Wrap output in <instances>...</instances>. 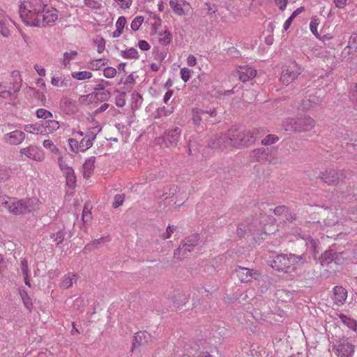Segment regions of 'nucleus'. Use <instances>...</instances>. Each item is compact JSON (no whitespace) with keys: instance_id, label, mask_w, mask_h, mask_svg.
I'll use <instances>...</instances> for the list:
<instances>
[{"instance_id":"obj_21","label":"nucleus","mask_w":357,"mask_h":357,"mask_svg":"<svg viewBox=\"0 0 357 357\" xmlns=\"http://www.w3.org/2000/svg\"><path fill=\"white\" fill-rule=\"evenodd\" d=\"M9 22H12L10 18L6 16L2 10H0V33L3 37L10 36Z\"/></svg>"},{"instance_id":"obj_11","label":"nucleus","mask_w":357,"mask_h":357,"mask_svg":"<svg viewBox=\"0 0 357 357\" xmlns=\"http://www.w3.org/2000/svg\"><path fill=\"white\" fill-rule=\"evenodd\" d=\"M19 155L22 160L28 158L37 162L43 161L45 157L44 151L40 146L32 144L20 149Z\"/></svg>"},{"instance_id":"obj_61","label":"nucleus","mask_w":357,"mask_h":357,"mask_svg":"<svg viewBox=\"0 0 357 357\" xmlns=\"http://www.w3.org/2000/svg\"><path fill=\"white\" fill-rule=\"evenodd\" d=\"M91 219L90 208L85 205L82 212V220L84 222H88Z\"/></svg>"},{"instance_id":"obj_13","label":"nucleus","mask_w":357,"mask_h":357,"mask_svg":"<svg viewBox=\"0 0 357 357\" xmlns=\"http://www.w3.org/2000/svg\"><path fill=\"white\" fill-rule=\"evenodd\" d=\"M58 18V10L51 6L45 4V8L41 12L39 23L37 26H45L52 25Z\"/></svg>"},{"instance_id":"obj_62","label":"nucleus","mask_w":357,"mask_h":357,"mask_svg":"<svg viewBox=\"0 0 357 357\" xmlns=\"http://www.w3.org/2000/svg\"><path fill=\"white\" fill-rule=\"evenodd\" d=\"M132 99L135 102V107L138 108L142 104V97L138 93H133L132 94Z\"/></svg>"},{"instance_id":"obj_38","label":"nucleus","mask_w":357,"mask_h":357,"mask_svg":"<svg viewBox=\"0 0 357 357\" xmlns=\"http://www.w3.org/2000/svg\"><path fill=\"white\" fill-rule=\"evenodd\" d=\"M95 101L93 93L86 95H82L78 98V102L82 105H89Z\"/></svg>"},{"instance_id":"obj_9","label":"nucleus","mask_w":357,"mask_h":357,"mask_svg":"<svg viewBox=\"0 0 357 357\" xmlns=\"http://www.w3.org/2000/svg\"><path fill=\"white\" fill-rule=\"evenodd\" d=\"M199 234H195L186 238L181 245L174 251V258L183 260L187 257V253L192 252L198 244Z\"/></svg>"},{"instance_id":"obj_32","label":"nucleus","mask_w":357,"mask_h":357,"mask_svg":"<svg viewBox=\"0 0 357 357\" xmlns=\"http://www.w3.org/2000/svg\"><path fill=\"white\" fill-rule=\"evenodd\" d=\"M71 76L77 80H84L91 78L93 75L89 71H76L73 72Z\"/></svg>"},{"instance_id":"obj_19","label":"nucleus","mask_w":357,"mask_h":357,"mask_svg":"<svg viewBox=\"0 0 357 357\" xmlns=\"http://www.w3.org/2000/svg\"><path fill=\"white\" fill-rule=\"evenodd\" d=\"M256 74V70L248 66H239L238 69L235 72L236 76H238L239 79L243 82L254 78Z\"/></svg>"},{"instance_id":"obj_5","label":"nucleus","mask_w":357,"mask_h":357,"mask_svg":"<svg viewBox=\"0 0 357 357\" xmlns=\"http://www.w3.org/2000/svg\"><path fill=\"white\" fill-rule=\"evenodd\" d=\"M230 146L231 148H241L252 144L255 140V131H243L236 132L233 130H229Z\"/></svg>"},{"instance_id":"obj_51","label":"nucleus","mask_w":357,"mask_h":357,"mask_svg":"<svg viewBox=\"0 0 357 357\" xmlns=\"http://www.w3.org/2000/svg\"><path fill=\"white\" fill-rule=\"evenodd\" d=\"M181 77L184 82H187L191 77L192 70L187 68H183L180 71Z\"/></svg>"},{"instance_id":"obj_10","label":"nucleus","mask_w":357,"mask_h":357,"mask_svg":"<svg viewBox=\"0 0 357 357\" xmlns=\"http://www.w3.org/2000/svg\"><path fill=\"white\" fill-rule=\"evenodd\" d=\"M348 172L346 170L328 169L320 174L321 179L328 185H337L347 178Z\"/></svg>"},{"instance_id":"obj_36","label":"nucleus","mask_w":357,"mask_h":357,"mask_svg":"<svg viewBox=\"0 0 357 357\" xmlns=\"http://www.w3.org/2000/svg\"><path fill=\"white\" fill-rule=\"evenodd\" d=\"M51 84L56 87H63L67 86V81L62 76H53L51 79Z\"/></svg>"},{"instance_id":"obj_50","label":"nucleus","mask_w":357,"mask_h":357,"mask_svg":"<svg viewBox=\"0 0 357 357\" xmlns=\"http://www.w3.org/2000/svg\"><path fill=\"white\" fill-rule=\"evenodd\" d=\"M31 90L33 91L34 97L38 100H40L43 104L45 102L46 96L43 92H41L35 88H31Z\"/></svg>"},{"instance_id":"obj_33","label":"nucleus","mask_w":357,"mask_h":357,"mask_svg":"<svg viewBox=\"0 0 357 357\" xmlns=\"http://www.w3.org/2000/svg\"><path fill=\"white\" fill-rule=\"evenodd\" d=\"M172 40V34L168 31H165L158 33V41L162 45H167Z\"/></svg>"},{"instance_id":"obj_39","label":"nucleus","mask_w":357,"mask_h":357,"mask_svg":"<svg viewBox=\"0 0 357 357\" xmlns=\"http://www.w3.org/2000/svg\"><path fill=\"white\" fill-rule=\"evenodd\" d=\"M95 97V101H107L110 98V92L107 90H105L100 92H93V93Z\"/></svg>"},{"instance_id":"obj_52","label":"nucleus","mask_w":357,"mask_h":357,"mask_svg":"<svg viewBox=\"0 0 357 357\" xmlns=\"http://www.w3.org/2000/svg\"><path fill=\"white\" fill-rule=\"evenodd\" d=\"M149 336V334L146 331H139L135 334V340L139 344H143L142 339H146V337Z\"/></svg>"},{"instance_id":"obj_28","label":"nucleus","mask_w":357,"mask_h":357,"mask_svg":"<svg viewBox=\"0 0 357 357\" xmlns=\"http://www.w3.org/2000/svg\"><path fill=\"white\" fill-rule=\"evenodd\" d=\"M340 319L343 324L347 326L349 328L351 329L354 331H356L357 330V321L351 319L344 314H341L340 316Z\"/></svg>"},{"instance_id":"obj_34","label":"nucleus","mask_w":357,"mask_h":357,"mask_svg":"<svg viewBox=\"0 0 357 357\" xmlns=\"http://www.w3.org/2000/svg\"><path fill=\"white\" fill-rule=\"evenodd\" d=\"M102 130V128L100 126H96L92 128H89L88 131L86 133L85 137L90 139L92 142L96 138L98 133H99Z\"/></svg>"},{"instance_id":"obj_42","label":"nucleus","mask_w":357,"mask_h":357,"mask_svg":"<svg viewBox=\"0 0 357 357\" xmlns=\"http://www.w3.org/2000/svg\"><path fill=\"white\" fill-rule=\"evenodd\" d=\"M83 3L85 6L94 10H99L102 7V3L96 0H84Z\"/></svg>"},{"instance_id":"obj_53","label":"nucleus","mask_w":357,"mask_h":357,"mask_svg":"<svg viewBox=\"0 0 357 357\" xmlns=\"http://www.w3.org/2000/svg\"><path fill=\"white\" fill-rule=\"evenodd\" d=\"M20 296L26 308L29 309L32 305L31 299L25 291H20Z\"/></svg>"},{"instance_id":"obj_29","label":"nucleus","mask_w":357,"mask_h":357,"mask_svg":"<svg viewBox=\"0 0 357 357\" xmlns=\"http://www.w3.org/2000/svg\"><path fill=\"white\" fill-rule=\"evenodd\" d=\"M121 56L126 59H137L139 58L137 50L134 47L121 51Z\"/></svg>"},{"instance_id":"obj_14","label":"nucleus","mask_w":357,"mask_h":357,"mask_svg":"<svg viewBox=\"0 0 357 357\" xmlns=\"http://www.w3.org/2000/svg\"><path fill=\"white\" fill-rule=\"evenodd\" d=\"M271 267L278 271H291V264L290 263L289 255H277L271 261Z\"/></svg>"},{"instance_id":"obj_64","label":"nucleus","mask_w":357,"mask_h":357,"mask_svg":"<svg viewBox=\"0 0 357 357\" xmlns=\"http://www.w3.org/2000/svg\"><path fill=\"white\" fill-rule=\"evenodd\" d=\"M351 101L356 105L357 107V84L354 86L351 89L349 96Z\"/></svg>"},{"instance_id":"obj_1","label":"nucleus","mask_w":357,"mask_h":357,"mask_svg":"<svg viewBox=\"0 0 357 357\" xmlns=\"http://www.w3.org/2000/svg\"><path fill=\"white\" fill-rule=\"evenodd\" d=\"M40 204V202L36 197L24 199L8 197L0 202V210H7L15 215L24 214L37 210Z\"/></svg>"},{"instance_id":"obj_45","label":"nucleus","mask_w":357,"mask_h":357,"mask_svg":"<svg viewBox=\"0 0 357 357\" xmlns=\"http://www.w3.org/2000/svg\"><path fill=\"white\" fill-rule=\"evenodd\" d=\"M144 22V17L142 16H137L131 22V29L136 31H137Z\"/></svg>"},{"instance_id":"obj_44","label":"nucleus","mask_w":357,"mask_h":357,"mask_svg":"<svg viewBox=\"0 0 357 357\" xmlns=\"http://www.w3.org/2000/svg\"><path fill=\"white\" fill-rule=\"evenodd\" d=\"M357 50L351 49L347 45L342 52L341 56L343 59H351L352 56L354 55Z\"/></svg>"},{"instance_id":"obj_35","label":"nucleus","mask_w":357,"mask_h":357,"mask_svg":"<svg viewBox=\"0 0 357 357\" xmlns=\"http://www.w3.org/2000/svg\"><path fill=\"white\" fill-rule=\"evenodd\" d=\"M77 56V52L74 50H71L70 52H65L63 54V61H62L63 65L65 67H67L70 64V61L75 59Z\"/></svg>"},{"instance_id":"obj_37","label":"nucleus","mask_w":357,"mask_h":357,"mask_svg":"<svg viewBox=\"0 0 357 357\" xmlns=\"http://www.w3.org/2000/svg\"><path fill=\"white\" fill-rule=\"evenodd\" d=\"M36 114L38 119H43L46 121L53 117V114L51 112L43 108L38 109L36 112Z\"/></svg>"},{"instance_id":"obj_58","label":"nucleus","mask_w":357,"mask_h":357,"mask_svg":"<svg viewBox=\"0 0 357 357\" xmlns=\"http://www.w3.org/2000/svg\"><path fill=\"white\" fill-rule=\"evenodd\" d=\"M51 238H52L53 241L56 242V244H59L61 242H63L64 239V234L63 231L59 230L58 232L52 234L51 235Z\"/></svg>"},{"instance_id":"obj_22","label":"nucleus","mask_w":357,"mask_h":357,"mask_svg":"<svg viewBox=\"0 0 357 357\" xmlns=\"http://www.w3.org/2000/svg\"><path fill=\"white\" fill-rule=\"evenodd\" d=\"M77 280V275L73 273L69 272L64 275L61 280L60 287L68 289L71 287L74 282Z\"/></svg>"},{"instance_id":"obj_26","label":"nucleus","mask_w":357,"mask_h":357,"mask_svg":"<svg viewBox=\"0 0 357 357\" xmlns=\"http://www.w3.org/2000/svg\"><path fill=\"white\" fill-rule=\"evenodd\" d=\"M290 263L291 264V271L294 269L295 266H301L306 263L307 259L304 255H296L289 254Z\"/></svg>"},{"instance_id":"obj_60","label":"nucleus","mask_w":357,"mask_h":357,"mask_svg":"<svg viewBox=\"0 0 357 357\" xmlns=\"http://www.w3.org/2000/svg\"><path fill=\"white\" fill-rule=\"evenodd\" d=\"M109 85V82L105 81L104 79H100L99 83L97 84L94 86V88H93L94 92H99L100 91H103L105 90V87Z\"/></svg>"},{"instance_id":"obj_2","label":"nucleus","mask_w":357,"mask_h":357,"mask_svg":"<svg viewBox=\"0 0 357 357\" xmlns=\"http://www.w3.org/2000/svg\"><path fill=\"white\" fill-rule=\"evenodd\" d=\"M44 8L45 3L41 0L24 1L20 6V16L26 25L37 26Z\"/></svg>"},{"instance_id":"obj_56","label":"nucleus","mask_w":357,"mask_h":357,"mask_svg":"<svg viewBox=\"0 0 357 357\" xmlns=\"http://www.w3.org/2000/svg\"><path fill=\"white\" fill-rule=\"evenodd\" d=\"M347 45L351 49L357 50V31L350 36Z\"/></svg>"},{"instance_id":"obj_24","label":"nucleus","mask_w":357,"mask_h":357,"mask_svg":"<svg viewBox=\"0 0 357 357\" xmlns=\"http://www.w3.org/2000/svg\"><path fill=\"white\" fill-rule=\"evenodd\" d=\"M24 130L30 134H44L43 124L38 123L25 125Z\"/></svg>"},{"instance_id":"obj_17","label":"nucleus","mask_w":357,"mask_h":357,"mask_svg":"<svg viewBox=\"0 0 357 357\" xmlns=\"http://www.w3.org/2000/svg\"><path fill=\"white\" fill-rule=\"evenodd\" d=\"M236 273L241 282H250L252 280H257L259 276V273L254 269L241 266H238L236 269Z\"/></svg>"},{"instance_id":"obj_6","label":"nucleus","mask_w":357,"mask_h":357,"mask_svg":"<svg viewBox=\"0 0 357 357\" xmlns=\"http://www.w3.org/2000/svg\"><path fill=\"white\" fill-rule=\"evenodd\" d=\"M333 349L337 357H353L356 351L354 340L350 337L340 338L333 344Z\"/></svg>"},{"instance_id":"obj_54","label":"nucleus","mask_w":357,"mask_h":357,"mask_svg":"<svg viewBox=\"0 0 357 357\" xmlns=\"http://www.w3.org/2000/svg\"><path fill=\"white\" fill-rule=\"evenodd\" d=\"M279 138L273 135H267L264 139L261 141V144L264 145H269L275 143Z\"/></svg>"},{"instance_id":"obj_41","label":"nucleus","mask_w":357,"mask_h":357,"mask_svg":"<svg viewBox=\"0 0 357 357\" xmlns=\"http://www.w3.org/2000/svg\"><path fill=\"white\" fill-rule=\"evenodd\" d=\"M68 144L70 150L74 153H78L81 151V144L79 143L77 139L70 138L68 139Z\"/></svg>"},{"instance_id":"obj_48","label":"nucleus","mask_w":357,"mask_h":357,"mask_svg":"<svg viewBox=\"0 0 357 357\" xmlns=\"http://www.w3.org/2000/svg\"><path fill=\"white\" fill-rule=\"evenodd\" d=\"M94 43L97 46V52L102 53L105 48L106 41L103 38H98L94 40Z\"/></svg>"},{"instance_id":"obj_59","label":"nucleus","mask_w":357,"mask_h":357,"mask_svg":"<svg viewBox=\"0 0 357 357\" xmlns=\"http://www.w3.org/2000/svg\"><path fill=\"white\" fill-rule=\"evenodd\" d=\"M116 73V69L112 67H107L103 70V75L107 78L114 77Z\"/></svg>"},{"instance_id":"obj_31","label":"nucleus","mask_w":357,"mask_h":357,"mask_svg":"<svg viewBox=\"0 0 357 357\" xmlns=\"http://www.w3.org/2000/svg\"><path fill=\"white\" fill-rule=\"evenodd\" d=\"M303 238L305 239V245L308 248L311 249L315 255L319 252L317 249L319 245L318 240L314 239L310 236H307L306 238Z\"/></svg>"},{"instance_id":"obj_46","label":"nucleus","mask_w":357,"mask_h":357,"mask_svg":"<svg viewBox=\"0 0 357 357\" xmlns=\"http://www.w3.org/2000/svg\"><path fill=\"white\" fill-rule=\"evenodd\" d=\"M334 252L331 250L325 251L321 256V262L330 263L333 260Z\"/></svg>"},{"instance_id":"obj_57","label":"nucleus","mask_w":357,"mask_h":357,"mask_svg":"<svg viewBox=\"0 0 357 357\" xmlns=\"http://www.w3.org/2000/svg\"><path fill=\"white\" fill-rule=\"evenodd\" d=\"M124 199H125L124 195H121V194L116 195L114 197V201L112 204V206L114 208H116L119 206H121L123 204Z\"/></svg>"},{"instance_id":"obj_8","label":"nucleus","mask_w":357,"mask_h":357,"mask_svg":"<svg viewBox=\"0 0 357 357\" xmlns=\"http://www.w3.org/2000/svg\"><path fill=\"white\" fill-rule=\"evenodd\" d=\"M276 153L277 150L273 147H261L254 149L250 153V158L252 160L275 164L278 162Z\"/></svg>"},{"instance_id":"obj_55","label":"nucleus","mask_w":357,"mask_h":357,"mask_svg":"<svg viewBox=\"0 0 357 357\" xmlns=\"http://www.w3.org/2000/svg\"><path fill=\"white\" fill-rule=\"evenodd\" d=\"M10 177V171L6 167L0 166V181H5Z\"/></svg>"},{"instance_id":"obj_25","label":"nucleus","mask_w":357,"mask_h":357,"mask_svg":"<svg viewBox=\"0 0 357 357\" xmlns=\"http://www.w3.org/2000/svg\"><path fill=\"white\" fill-rule=\"evenodd\" d=\"M95 164V157H91L87 159L83 165L84 172L83 176L84 178H89L91 175Z\"/></svg>"},{"instance_id":"obj_7","label":"nucleus","mask_w":357,"mask_h":357,"mask_svg":"<svg viewBox=\"0 0 357 357\" xmlns=\"http://www.w3.org/2000/svg\"><path fill=\"white\" fill-rule=\"evenodd\" d=\"M303 68L296 62L292 61L282 66L280 81L284 85H289L294 82L302 73Z\"/></svg>"},{"instance_id":"obj_63","label":"nucleus","mask_w":357,"mask_h":357,"mask_svg":"<svg viewBox=\"0 0 357 357\" xmlns=\"http://www.w3.org/2000/svg\"><path fill=\"white\" fill-rule=\"evenodd\" d=\"M126 24V17L123 16L119 17L116 22V29L123 31Z\"/></svg>"},{"instance_id":"obj_16","label":"nucleus","mask_w":357,"mask_h":357,"mask_svg":"<svg viewBox=\"0 0 357 357\" xmlns=\"http://www.w3.org/2000/svg\"><path fill=\"white\" fill-rule=\"evenodd\" d=\"M181 129L174 127L167 130L163 136V139L167 146H176L181 138Z\"/></svg>"},{"instance_id":"obj_49","label":"nucleus","mask_w":357,"mask_h":357,"mask_svg":"<svg viewBox=\"0 0 357 357\" xmlns=\"http://www.w3.org/2000/svg\"><path fill=\"white\" fill-rule=\"evenodd\" d=\"M93 142L90 141L89 139H88L86 137H84L80 141L81 144V151L84 152L86 150H88L89 148H91L93 146Z\"/></svg>"},{"instance_id":"obj_40","label":"nucleus","mask_w":357,"mask_h":357,"mask_svg":"<svg viewBox=\"0 0 357 357\" xmlns=\"http://www.w3.org/2000/svg\"><path fill=\"white\" fill-rule=\"evenodd\" d=\"M319 24V20L317 16L312 17L310 23V29L311 32L317 37L319 38V34L317 31V27Z\"/></svg>"},{"instance_id":"obj_12","label":"nucleus","mask_w":357,"mask_h":357,"mask_svg":"<svg viewBox=\"0 0 357 357\" xmlns=\"http://www.w3.org/2000/svg\"><path fill=\"white\" fill-rule=\"evenodd\" d=\"M229 137L228 132L219 133L213 135L208 141V146L209 148L222 151L229 147L230 146Z\"/></svg>"},{"instance_id":"obj_20","label":"nucleus","mask_w":357,"mask_h":357,"mask_svg":"<svg viewBox=\"0 0 357 357\" xmlns=\"http://www.w3.org/2000/svg\"><path fill=\"white\" fill-rule=\"evenodd\" d=\"M332 299L337 305H342L347 298V291L341 286H335L333 290Z\"/></svg>"},{"instance_id":"obj_4","label":"nucleus","mask_w":357,"mask_h":357,"mask_svg":"<svg viewBox=\"0 0 357 357\" xmlns=\"http://www.w3.org/2000/svg\"><path fill=\"white\" fill-rule=\"evenodd\" d=\"M315 121L310 116L296 119L287 118L282 121V127L289 132H307L315 126Z\"/></svg>"},{"instance_id":"obj_47","label":"nucleus","mask_w":357,"mask_h":357,"mask_svg":"<svg viewBox=\"0 0 357 357\" xmlns=\"http://www.w3.org/2000/svg\"><path fill=\"white\" fill-rule=\"evenodd\" d=\"M173 112L172 109H167L165 107H159L155 113V118H161L162 116H167Z\"/></svg>"},{"instance_id":"obj_18","label":"nucleus","mask_w":357,"mask_h":357,"mask_svg":"<svg viewBox=\"0 0 357 357\" xmlns=\"http://www.w3.org/2000/svg\"><path fill=\"white\" fill-rule=\"evenodd\" d=\"M169 6L177 15H185L191 8L190 4L185 0H170Z\"/></svg>"},{"instance_id":"obj_43","label":"nucleus","mask_w":357,"mask_h":357,"mask_svg":"<svg viewBox=\"0 0 357 357\" xmlns=\"http://www.w3.org/2000/svg\"><path fill=\"white\" fill-rule=\"evenodd\" d=\"M43 145L45 149H49L53 153H58L59 150L54 142L50 139H45L43 142Z\"/></svg>"},{"instance_id":"obj_27","label":"nucleus","mask_w":357,"mask_h":357,"mask_svg":"<svg viewBox=\"0 0 357 357\" xmlns=\"http://www.w3.org/2000/svg\"><path fill=\"white\" fill-rule=\"evenodd\" d=\"M207 111L201 109L194 108L192 110V119L195 125H199L203 116L206 114Z\"/></svg>"},{"instance_id":"obj_23","label":"nucleus","mask_w":357,"mask_h":357,"mask_svg":"<svg viewBox=\"0 0 357 357\" xmlns=\"http://www.w3.org/2000/svg\"><path fill=\"white\" fill-rule=\"evenodd\" d=\"M42 124L44 134L52 133L56 131L60 127L59 122L56 120L49 119L43 122Z\"/></svg>"},{"instance_id":"obj_30","label":"nucleus","mask_w":357,"mask_h":357,"mask_svg":"<svg viewBox=\"0 0 357 357\" xmlns=\"http://www.w3.org/2000/svg\"><path fill=\"white\" fill-rule=\"evenodd\" d=\"M107 64V60L105 59H99L91 61L88 63V68L91 70H99L101 69L102 66H104Z\"/></svg>"},{"instance_id":"obj_15","label":"nucleus","mask_w":357,"mask_h":357,"mask_svg":"<svg viewBox=\"0 0 357 357\" xmlns=\"http://www.w3.org/2000/svg\"><path fill=\"white\" fill-rule=\"evenodd\" d=\"M26 135L24 132L20 130H15L5 134L2 137V140L5 144L12 146H18L24 141Z\"/></svg>"},{"instance_id":"obj_3","label":"nucleus","mask_w":357,"mask_h":357,"mask_svg":"<svg viewBox=\"0 0 357 357\" xmlns=\"http://www.w3.org/2000/svg\"><path fill=\"white\" fill-rule=\"evenodd\" d=\"M22 86V77L19 70H13L9 77L0 83V100L15 102L18 98Z\"/></svg>"}]
</instances>
